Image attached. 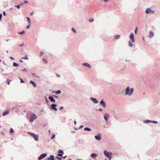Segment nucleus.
<instances>
[{
  "instance_id": "obj_1",
  "label": "nucleus",
  "mask_w": 160,
  "mask_h": 160,
  "mask_svg": "<svg viewBox=\"0 0 160 160\" xmlns=\"http://www.w3.org/2000/svg\"><path fill=\"white\" fill-rule=\"evenodd\" d=\"M134 91L133 88H130L129 87H127L125 89V95H128L131 96L132 94Z\"/></svg>"
},
{
  "instance_id": "obj_2",
  "label": "nucleus",
  "mask_w": 160,
  "mask_h": 160,
  "mask_svg": "<svg viewBox=\"0 0 160 160\" xmlns=\"http://www.w3.org/2000/svg\"><path fill=\"white\" fill-rule=\"evenodd\" d=\"M37 118V116L34 113H32L30 116V122H32Z\"/></svg>"
},
{
  "instance_id": "obj_3",
  "label": "nucleus",
  "mask_w": 160,
  "mask_h": 160,
  "mask_svg": "<svg viewBox=\"0 0 160 160\" xmlns=\"http://www.w3.org/2000/svg\"><path fill=\"white\" fill-rule=\"evenodd\" d=\"M28 134L30 135L34 139V140L36 141H38V136L37 135H36L35 134L32 133L30 132H28Z\"/></svg>"
},
{
  "instance_id": "obj_4",
  "label": "nucleus",
  "mask_w": 160,
  "mask_h": 160,
  "mask_svg": "<svg viewBox=\"0 0 160 160\" xmlns=\"http://www.w3.org/2000/svg\"><path fill=\"white\" fill-rule=\"evenodd\" d=\"M129 38L130 39V41H132V42L134 43L135 42V40L133 33H132L130 34Z\"/></svg>"
},
{
  "instance_id": "obj_5",
  "label": "nucleus",
  "mask_w": 160,
  "mask_h": 160,
  "mask_svg": "<svg viewBox=\"0 0 160 160\" xmlns=\"http://www.w3.org/2000/svg\"><path fill=\"white\" fill-rule=\"evenodd\" d=\"M145 12L147 14L154 13V11L151 9L150 8H147Z\"/></svg>"
},
{
  "instance_id": "obj_6",
  "label": "nucleus",
  "mask_w": 160,
  "mask_h": 160,
  "mask_svg": "<svg viewBox=\"0 0 160 160\" xmlns=\"http://www.w3.org/2000/svg\"><path fill=\"white\" fill-rule=\"evenodd\" d=\"M104 155L109 159L111 158V157L109 155V152L107 150H104L103 152Z\"/></svg>"
},
{
  "instance_id": "obj_7",
  "label": "nucleus",
  "mask_w": 160,
  "mask_h": 160,
  "mask_svg": "<svg viewBox=\"0 0 160 160\" xmlns=\"http://www.w3.org/2000/svg\"><path fill=\"white\" fill-rule=\"evenodd\" d=\"M51 108L52 109L54 110L55 111H57V109L56 108L57 105L55 104H52L51 105Z\"/></svg>"
},
{
  "instance_id": "obj_8",
  "label": "nucleus",
  "mask_w": 160,
  "mask_h": 160,
  "mask_svg": "<svg viewBox=\"0 0 160 160\" xmlns=\"http://www.w3.org/2000/svg\"><path fill=\"white\" fill-rule=\"evenodd\" d=\"M90 99L95 104H97L98 103V101H97V99L95 98H90Z\"/></svg>"
},
{
  "instance_id": "obj_9",
  "label": "nucleus",
  "mask_w": 160,
  "mask_h": 160,
  "mask_svg": "<svg viewBox=\"0 0 160 160\" xmlns=\"http://www.w3.org/2000/svg\"><path fill=\"white\" fill-rule=\"evenodd\" d=\"M95 138L98 141H100L101 139V137L100 134H98L96 136H95Z\"/></svg>"
},
{
  "instance_id": "obj_10",
  "label": "nucleus",
  "mask_w": 160,
  "mask_h": 160,
  "mask_svg": "<svg viewBox=\"0 0 160 160\" xmlns=\"http://www.w3.org/2000/svg\"><path fill=\"white\" fill-rule=\"evenodd\" d=\"M47 155L46 153H43L41 154L38 158V159H41L43 158L46 156Z\"/></svg>"
},
{
  "instance_id": "obj_11",
  "label": "nucleus",
  "mask_w": 160,
  "mask_h": 160,
  "mask_svg": "<svg viewBox=\"0 0 160 160\" xmlns=\"http://www.w3.org/2000/svg\"><path fill=\"white\" fill-rule=\"evenodd\" d=\"M82 65L85 67H87L89 68H91V65L87 63H84L82 64Z\"/></svg>"
},
{
  "instance_id": "obj_12",
  "label": "nucleus",
  "mask_w": 160,
  "mask_h": 160,
  "mask_svg": "<svg viewBox=\"0 0 160 160\" xmlns=\"http://www.w3.org/2000/svg\"><path fill=\"white\" fill-rule=\"evenodd\" d=\"M58 154L57 155L60 156H62V154L63 153V151L61 150H59L58 151Z\"/></svg>"
},
{
  "instance_id": "obj_13",
  "label": "nucleus",
  "mask_w": 160,
  "mask_h": 160,
  "mask_svg": "<svg viewBox=\"0 0 160 160\" xmlns=\"http://www.w3.org/2000/svg\"><path fill=\"white\" fill-rule=\"evenodd\" d=\"M100 104L101 105H102L103 108H105L106 107V104L105 102L104 101H103V100H101L100 101Z\"/></svg>"
},
{
  "instance_id": "obj_14",
  "label": "nucleus",
  "mask_w": 160,
  "mask_h": 160,
  "mask_svg": "<svg viewBox=\"0 0 160 160\" xmlns=\"http://www.w3.org/2000/svg\"><path fill=\"white\" fill-rule=\"evenodd\" d=\"M110 117L109 114H107L106 115H104V118L106 121H108V119Z\"/></svg>"
},
{
  "instance_id": "obj_15",
  "label": "nucleus",
  "mask_w": 160,
  "mask_h": 160,
  "mask_svg": "<svg viewBox=\"0 0 160 160\" xmlns=\"http://www.w3.org/2000/svg\"><path fill=\"white\" fill-rule=\"evenodd\" d=\"M48 98L52 102H55V100L52 97L50 96L48 97Z\"/></svg>"
},
{
  "instance_id": "obj_16",
  "label": "nucleus",
  "mask_w": 160,
  "mask_h": 160,
  "mask_svg": "<svg viewBox=\"0 0 160 160\" xmlns=\"http://www.w3.org/2000/svg\"><path fill=\"white\" fill-rule=\"evenodd\" d=\"M154 33L152 31H150L149 32V35L148 37L150 38H152L154 36Z\"/></svg>"
},
{
  "instance_id": "obj_17",
  "label": "nucleus",
  "mask_w": 160,
  "mask_h": 160,
  "mask_svg": "<svg viewBox=\"0 0 160 160\" xmlns=\"http://www.w3.org/2000/svg\"><path fill=\"white\" fill-rule=\"evenodd\" d=\"M121 37L120 35L119 34H117L114 36V39H119Z\"/></svg>"
},
{
  "instance_id": "obj_18",
  "label": "nucleus",
  "mask_w": 160,
  "mask_h": 160,
  "mask_svg": "<svg viewBox=\"0 0 160 160\" xmlns=\"http://www.w3.org/2000/svg\"><path fill=\"white\" fill-rule=\"evenodd\" d=\"M30 83L32 84L34 87H35L36 86V83L34 82L33 81L31 80L30 81Z\"/></svg>"
},
{
  "instance_id": "obj_19",
  "label": "nucleus",
  "mask_w": 160,
  "mask_h": 160,
  "mask_svg": "<svg viewBox=\"0 0 160 160\" xmlns=\"http://www.w3.org/2000/svg\"><path fill=\"white\" fill-rule=\"evenodd\" d=\"M97 155L95 153H92L90 155V156L93 158H94L97 157Z\"/></svg>"
},
{
  "instance_id": "obj_20",
  "label": "nucleus",
  "mask_w": 160,
  "mask_h": 160,
  "mask_svg": "<svg viewBox=\"0 0 160 160\" xmlns=\"http://www.w3.org/2000/svg\"><path fill=\"white\" fill-rule=\"evenodd\" d=\"M132 42L131 41H128V46L130 47H133Z\"/></svg>"
},
{
  "instance_id": "obj_21",
  "label": "nucleus",
  "mask_w": 160,
  "mask_h": 160,
  "mask_svg": "<svg viewBox=\"0 0 160 160\" xmlns=\"http://www.w3.org/2000/svg\"><path fill=\"white\" fill-rule=\"evenodd\" d=\"M42 62L44 64H47L48 62L47 60L44 58H43L42 59Z\"/></svg>"
},
{
  "instance_id": "obj_22",
  "label": "nucleus",
  "mask_w": 160,
  "mask_h": 160,
  "mask_svg": "<svg viewBox=\"0 0 160 160\" xmlns=\"http://www.w3.org/2000/svg\"><path fill=\"white\" fill-rule=\"evenodd\" d=\"M9 113V111H8L4 112L3 113L2 115L3 116H5L6 115H7V114H8Z\"/></svg>"
},
{
  "instance_id": "obj_23",
  "label": "nucleus",
  "mask_w": 160,
  "mask_h": 160,
  "mask_svg": "<svg viewBox=\"0 0 160 160\" xmlns=\"http://www.w3.org/2000/svg\"><path fill=\"white\" fill-rule=\"evenodd\" d=\"M21 70L23 72H26V73H28V71H30L28 69H26V68H25L23 70Z\"/></svg>"
},
{
  "instance_id": "obj_24",
  "label": "nucleus",
  "mask_w": 160,
  "mask_h": 160,
  "mask_svg": "<svg viewBox=\"0 0 160 160\" xmlns=\"http://www.w3.org/2000/svg\"><path fill=\"white\" fill-rule=\"evenodd\" d=\"M54 92L56 94H59L61 93V91L60 90H58L57 91H55Z\"/></svg>"
},
{
  "instance_id": "obj_25",
  "label": "nucleus",
  "mask_w": 160,
  "mask_h": 160,
  "mask_svg": "<svg viewBox=\"0 0 160 160\" xmlns=\"http://www.w3.org/2000/svg\"><path fill=\"white\" fill-rule=\"evenodd\" d=\"M144 122L145 123H150L152 122V121L150 120H146L145 121H144Z\"/></svg>"
},
{
  "instance_id": "obj_26",
  "label": "nucleus",
  "mask_w": 160,
  "mask_h": 160,
  "mask_svg": "<svg viewBox=\"0 0 160 160\" xmlns=\"http://www.w3.org/2000/svg\"><path fill=\"white\" fill-rule=\"evenodd\" d=\"M85 131H90L91 130V129L90 128H85L84 129Z\"/></svg>"
},
{
  "instance_id": "obj_27",
  "label": "nucleus",
  "mask_w": 160,
  "mask_h": 160,
  "mask_svg": "<svg viewBox=\"0 0 160 160\" xmlns=\"http://www.w3.org/2000/svg\"><path fill=\"white\" fill-rule=\"evenodd\" d=\"M50 160H54V156L53 155H51L50 157Z\"/></svg>"
},
{
  "instance_id": "obj_28",
  "label": "nucleus",
  "mask_w": 160,
  "mask_h": 160,
  "mask_svg": "<svg viewBox=\"0 0 160 160\" xmlns=\"http://www.w3.org/2000/svg\"><path fill=\"white\" fill-rule=\"evenodd\" d=\"M18 65H19L16 62H14L13 63V66L14 67H17L18 66Z\"/></svg>"
},
{
  "instance_id": "obj_29",
  "label": "nucleus",
  "mask_w": 160,
  "mask_h": 160,
  "mask_svg": "<svg viewBox=\"0 0 160 160\" xmlns=\"http://www.w3.org/2000/svg\"><path fill=\"white\" fill-rule=\"evenodd\" d=\"M22 59H28V58L27 56H25L22 57Z\"/></svg>"
},
{
  "instance_id": "obj_30",
  "label": "nucleus",
  "mask_w": 160,
  "mask_h": 160,
  "mask_svg": "<svg viewBox=\"0 0 160 160\" xmlns=\"http://www.w3.org/2000/svg\"><path fill=\"white\" fill-rule=\"evenodd\" d=\"M26 18H27V21L28 22L29 24H30L31 23V22H30V19L28 17H27Z\"/></svg>"
},
{
  "instance_id": "obj_31",
  "label": "nucleus",
  "mask_w": 160,
  "mask_h": 160,
  "mask_svg": "<svg viewBox=\"0 0 160 160\" xmlns=\"http://www.w3.org/2000/svg\"><path fill=\"white\" fill-rule=\"evenodd\" d=\"M72 30L73 31L74 33H76L77 32L76 30H75L73 28H72Z\"/></svg>"
},
{
  "instance_id": "obj_32",
  "label": "nucleus",
  "mask_w": 160,
  "mask_h": 160,
  "mask_svg": "<svg viewBox=\"0 0 160 160\" xmlns=\"http://www.w3.org/2000/svg\"><path fill=\"white\" fill-rule=\"evenodd\" d=\"M152 123H154V124H157L158 123V122L157 121H152Z\"/></svg>"
},
{
  "instance_id": "obj_33",
  "label": "nucleus",
  "mask_w": 160,
  "mask_h": 160,
  "mask_svg": "<svg viewBox=\"0 0 160 160\" xmlns=\"http://www.w3.org/2000/svg\"><path fill=\"white\" fill-rule=\"evenodd\" d=\"M24 32V31H22V32H18V33L20 34H23Z\"/></svg>"
},
{
  "instance_id": "obj_34",
  "label": "nucleus",
  "mask_w": 160,
  "mask_h": 160,
  "mask_svg": "<svg viewBox=\"0 0 160 160\" xmlns=\"http://www.w3.org/2000/svg\"><path fill=\"white\" fill-rule=\"evenodd\" d=\"M40 57H42V56L44 54V52L42 51L40 52Z\"/></svg>"
},
{
  "instance_id": "obj_35",
  "label": "nucleus",
  "mask_w": 160,
  "mask_h": 160,
  "mask_svg": "<svg viewBox=\"0 0 160 160\" xmlns=\"http://www.w3.org/2000/svg\"><path fill=\"white\" fill-rule=\"evenodd\" d=\"M55 158H57V159H59V160H62V158H59V157H58V156H56V157H55Z\"/></svg>"
},
{
  "instance_id": "obj_36",
  "label": "nucleus",
  "mask_w": 160,
  "mask_h": 160,
  "mask_svg": "<svg viewBox=\"0 0 160 160\" xmlns=\"http://www.w3.org/2000/svg\"><path fill=\"white\" fill-rule=\"evenodd\" d=\"M55 135L54 134H53L51 138V139H52L53 138H55Z\"/></svg>"
},
{
  "instance_id": "obj_37",
  "label": "nucleus",
  "mask_w": 160,
  "mask_h": 160,
  "mask_svg": "<svg viewBox=\"0 0 160 160\" xmlns=\"http://www.w3.org/2000/svg\"><path fill=\"white\" fill-rule=\"evenodd\" d=\"M19 78L20 79V82L21 83H24V82L22 80V79L20 78Z\"/></svg>"
},
{
  "instance_id": "obj_38",
  "label": "nucleus",
  "mask_w": 160,
  "mask_h": 160,
  "mask_svg": "<svg viewBox=\"0 0 160 160\" xmlns=\"http://www.w3.org/2000/svg\"><path fill=\"white\" fill-rule=\"evenodd\" d=\"M13 130L12 128H11L10 129V132L11 133H12L13 132Z\"/></svg>"
},
{
  "instance_id": "obj_39",
  "label": "nucleus",
  "mask_w": 160,
  "mask_h": 160,
  "mask_svg": "<svg viewBox=\"0 0 160 160\" xmlns=\"http://www.w3.org/2000/svg\"><path fill=\"white\" fill-rule=\"evenodd\" d=\"M93 20H94L93 19H89V21L90 22H92Z\"/></svg>"
},
{
  "instance_id": "obj_40",
  "label": "nucleus",
  "mask_w": 160,
  "mask_h": 160,
  "mask_svg": "<svg viewBox=\"0 0 160 160\" xmlns=\"http://www.w3.org/2000/svg\"><path fill=\"white\" fill-rule=\"evenodd\" d=\"M138 28H136L135 29V34L137 33V31Z\"/></svg>"
},
{
  "instance_id": "obj_41",
  "label": "nucleus",
  "mask_w": 160,
  "mask_h": 160,
  "mask_svg": "<svg viewBox=\"0 0 160 160\" xmlns=\"http://www.w3.org/2000/svg\"><path fill=\"white\" fill-rule=\"evenodd\" d=\"M15 7H17L18 9L20 8V6L19 5L15 6Z\"/></svg>"
},
{
  "instance_id": "obj_42",
  "label": "nucleus",
  "mask_w": 160,
  "mask_h": 160,
  "mask_svg": "<svg viewBox=\"0 0 160 160\" xmlns=\"http://www.w3.org/2000/svg\"><path fill=\"white\" fill-rule=\"evenodd\" d=\"M83 125H81V126H80V127L79 128V129H80L82 128H83Z\"/></svg>"
},
{
  "instance_id": "obj_43",
  "label": "nucleus",
  "mask_w": 160,
  "mask_h": 160,
  "mask_svg": "<svg viewBox=\"0 0 160 160\" xmlns=\"http://www.w3.org/2000/svg\"><path fill=\"white\" fill-rule=\"evenodd\" d=\"M53 96L55 98H58V97L57 96H56V95H53Z\"/></svg>"
},
{
  "instance_id": "obj_44",
  "label": "nucleus",
  "mask_w": 160,
  "mask_h": 160,
  "mask_svg": "<svg viewBox=\"0 0 160 160\" xmlns=\"http://www.w3.org/2000/svg\"><path fill=\"white\" fill-rule=\"evenodd\" d=\"M2 18V14H0V20H1V19Z\"/></svg>"
},
{
  "instance_id": "obj_45",
  "label": "nucleus",
  "mask_w": 160,
  "mask_h": 160,
  "mask_svg": "<svg viewBox=\"0 0 160 160\" xmlns=\"http://www.w3.org/2000/svg\"><path fill=\"white\" fill-rule=\"evenodd\" d=\"M30 26V25H27V26L26 27V28H27V29L28 28H29Z\"/></svg>"
},
{
  "instance_id": "obj_46",
  "label": "nucleus",
  "mask_w": 160,
  "mask_h": 160,
  "mask_svg": "<svg viewBox=\"0 0 160 160\" xmlns=\"http://www.w3.org/2000/svg\"><path fill=\"white\" fill-rule=\"evenodd\" d=\"M24 45V44H21V45H19V46L20 47H22Z\"/></svg>"
},
{
  "instance_id": "obj_47",
  "label": "nucleus",
  "mask_w": 160,
  "mask_h": 160,
  "mask_svg": "<svg viewBox=\"0 0 160 160\" xmlns=\"http://www.w3.org/2000/svg\"><path fill=\"white\" fill-rule=\"evenodd\" d=\"M10 58L11 59H12V60H13L14 59V58L11 56H10Z\"/></svg>"
},
{
  "instance_id": "obj_48",
  "label": "nucleus",
  "mask_w": 160,
  "mask_h": 160,
  "mask_svg": "<svg viewBox=\"0 0 160 160\" xmlns=\"http://www.w3.org/2000/svg\"><path fill=\"white\" fill-rule=\"evenodd\" d=\"M3 15L4 16H5L6 15V14H5V11H4L3 12Z\"/></svg>"
},
{
  "instance_id": "obj_49",
  "label": "nucleus",
  "mask_w": 160,
  "mask_h": 160,
  "mask_svg": "<svg viewBox=\"0 0 160 160\" xmlns=\"http://www.w3.org/2000/svg\"><path fill=\"white\" fill-rule=\"evenodd\" d=\"M63 107L62 106L61 107H60V109H61V110H62V109H63Z\"/></svg>"
},
{
  "instance_id": "obj_50",
  "label": "nucleus",
  "mask_w": 160,
  "mask_h": 160,
  "mask_svg": "<svg viewBox=\"0 0 160 160\" xmlns=\"http://www.w3.org/2000/svg\"><path fill=\"white\" fill-rule=\"evenodd\" d=\"M7 84H8V85H9L10 84V81H7Z\"/></svg>"
},
{
  "instance_id": "obj_51",
  "label": "nucleus",
  "mask_w": 160,
  "mask_h": 160,
  "mask_svg": "<svg viewBox=\"0 0 160 160\" xmlns=\"http://www.w3.org/2000/svg\"><path fill=\"white\" fill-rule=\"evenodd\" d=\"M98 110L99 111H102V109H101V108H99Z\"/></svg>"
},
{
  "instance_id": "obj_52",
  "label": "nucleus",
  "mask_w": 160,
  "mask_h": 160,
  "mask_svg": "<svg viewBox=\"0 0 160 160\" xmlns=\"http://www.w3.org/2000/svg\"><path fill=\"white\" fill-rule=\"evenodd\" d=\"M74 123L75 125H76V121H74Z\"/></svg>"
},
{
  "instance_id": "obj_53",
  "label": "nucleus",
  "mask_w": 160,
  "mask_h": 160,
  "mask_svg": "<svg viewBox=\"0 0 160 160\" xmlns=\"http://www.w3.org/2000/svg\"><path fill=\"white\" fill-rule=\"evenodd\" d=\"M28 3V2L27 1H25L24 2V3Z\"/></svg>"
},
{
  "instance_id": "obj_54",
  "label": "nucleus",
  "mask_w": 160,
  "mask_h": 160,
  "mask_svg": "<svg viewBox=\"0 0 160 160\" xmlns=\"http://www.w3.org/2000/svg\"><path fill=\"white\" fill-rule=\"evenodd\" d=\"M126 62H130V60H126Z\"/></svg>"
},
{
  "instance_id": "obj_55",
  "label": "nucleus",
  "mask_w": 160,
  "mask_h": 160,
  "mask_svg": "<svg viewBox=\"0 0 160 160\" xmlns=\"http://www.w3.org/2000/svg\"><path fill=\"white\" fill-rule=\"evenodd\" d=\"M109 0H104V1L105 2H107L108 1H109Z\"/></svg>"
},
{
  "instance_id": "obj_56",
  "label": "nucleus",
  "mask_w": 160,
  "mask_h": 160,
  "mask_svg": "<svg viewBox=\"0 0 160 160\" xmlns=\"http://www.w3.org/2000/svg\"><path fill=\"white\" fill-rule=\"evenodd\" d=\"M66 156H64V157H63V158H66Z\"/></svg>"
},
{
  "instance_id": "obj_57",
  "label": "nucleus",
  "mask_w": 160,
  "mask_h": 160,
  "mask_svg": "<svg viewBox=\"0 0 160 160\" xmlns=\"http://www.w3.org/2000/svg\"><path fill=\"white\" fill-rule=\"evenodd\" d=\"M50 158H48L47 160H50Z\"/></svg>"
},
{
  "instance_id": "obj_58",
  "label": "nucleus",
  "mask_w": 160,
  "mask_h": 160,
  "mask_svg": "<svg viewBox=\"0 0 160 160\" xmlns=\"http://www.w3.org/2000/svg\"><path fill=\"white\" fill-rule=\"evenodd\" d=\"M74 129H75L76 130H77V128H75V127L74 128Z\"/></svg>"
},
{
  "instance_id": "obj_59",
  "label": "nucleus",
  "mask_w": 160,
  "mask_h": 160,
  "mask_svg": "<svg viewBox=\"0 0 160 160\" xmlns=\"http://www.w3.org/2000/svg\"><path fill=\"white\" fill-rule=\"evenodd\" d=\"M32 14H33V12H32V13H31L30 14L31 15H32Z\"/></svg>"
},
{
  "instance_id": "obj_60",
  "label": "nucleus",
  "mask_w": 160,
  "mask_h": 160,
  "mask_svg": "<svg viewBox=\"0 0 160 160\" xmlns=\"http://www.w3.org/2000/svg\"><path fill=\"white\" fill-rule=\"evenodd\" d=\"M6 52H7V53H8V50H7V51H6Z\"/></svg>"
},
{
  "instance_id": "obj_61",
  "label": "nucleus",
  "mask_w": 160,
  "mask_h": 160,
  "mask_svg": "<svg viewBox=\"0 0 160 160\" xmlns=\"http://www.w3.org/2000/svg\"><path fill=\"white\" fill-rule=\"evenodd\" d=\"M20 62H22V61L21 60H20L19 61Z\"/></svg>"
},
{
  "instance_id": "obj_62",
  "label": "nucleus",
  "mask_w": 160,
  "mask_h": 160,
  "mask_svg": "<svg viewBox=\"0 0 160 160\" xmlns=\"http://www.w3.org/2000/svg\"><path fill=\"white\" fill-rule=\"evenodd\" d=\"M77 160H82V159H77Z\"/></svg>"
},
{
  "instance_id": "obj_63",
  "label": "nucleus",
  "mask_w": 160,
  "mask_h": 160,
  "mask_svg": "<svg viewBox=\"0 0 160 160\" xmlns=\"http://www.w3.org/2000/svg\"><path fill=\"white\" fill-rule=\"evenodd\" d=\"M21 5H23V4L21 3Z\"/></svg>"
},
{
  "instance_id": "obj_64",
  "label": "nucleus",
  "mask_w": 160,
  "mask_h": 160,
  "mask_svg": "<svg viewBox=\"0 0 160 160\" xmlns=\"http://www.w3.org/2000/svg\"><path fill=\"white\" fill-rule=\"evenodd\" d=\"M68 160H72V159H68Z\"/></svg>"
}]
</instances>
